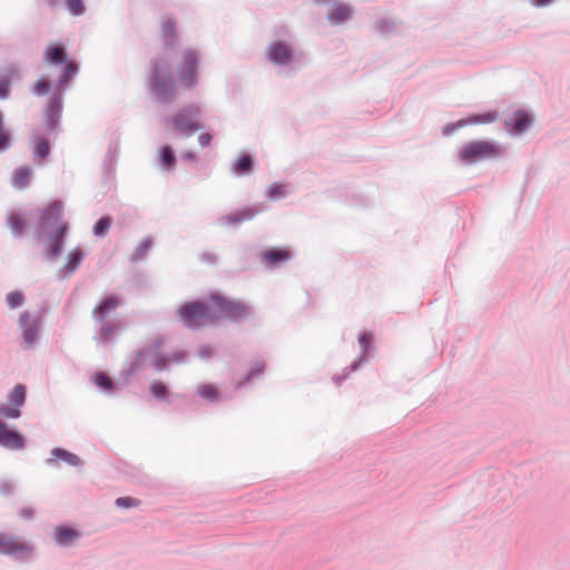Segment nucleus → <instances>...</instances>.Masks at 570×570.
Here are the masks:
<instances>
[{"instance_id": "obj_1", "label": "nucleus", "mask_w": 570, "mask_h": 570, "mask_svg": "<svg viewBox=\"0 0 570 570\" xmlns=\"http://www.w3.org/2000/svg\"><path fill=\"white\" fill-rule=\"evenodd\" d=\"M198 59L196 52L187 50L183 53L181 62L178 65L175 82L166 63H157L150 77V94L159 101H169L176 97L178 89H191L197 85Z\"/></svg>"}, {"instance_id": "obj_2", "label": "nucleus", "mask_w": 570, "mask_h": 570, "mask_svg": "<svg viewBox=\"0 0 570 570\" xmlns=\"http://www.w3.org/2000/svg\"><path fill=\"white\" fill-rule=\"evenodd\" d=\"M62 213L63 204L55 200L43 207L39 215V227L42 232L53 228V233L48 237V252L51 256L60 254L68 230V224L61 219Z\"/></svg>"}, {"instance_id": "obj_3", "label": "nucleus", "mask_w": 570, "mask_h": 570, "mask_svg": "<svg viewBox=\"0 0 570 570\" xmlns=\"http://www.w3.org/2000/svg\"><path fill=\"white\" fill-rule=\"evenodd\" d=\"M178 314L181 321L189 327L207 326L216 323L219 315L215 312L210 299L207 304L193 302L183 305Z\"/></svg>"}, {"instance_id": "obj_4", "label": "nucleus", "mask_w": 570, "mask_h": 570, "mask_svg": "<svg viewBox=\"0 0 570 570\" xmlns=\"http://www.w3.org/2000/svg\"><path fill=\"white\" fill-rule=\"evenodd\" d=\"M502 149L488 140H474L463 145L459 150V157L464 163H476L491 159L501 154Z\"/></svg>"}, {"instance_id": "obj_5", "label": "nucleus", "mask_w": 570, "mask_h": 570, "mask_svg": "<svg viewBox=\"0 0 570 570\" xmlns=\"http://www.w3.org/2000/svg\"><path fill=\"white\" fill-rule=\"evenodd\" d=\"M209 299L215 312L219 315V320L225 317L237 321L246 318L249 315V307L240 301H232L219 294H212Z\"/></svg>"}, {"instance_id": "obj_6", "label": "nucleus", "mask_w": 570, "mask_h": 570, "mask_svg": "<svg viewBox=\"0 0 570 570\" xmlns=\"http://www.w3.org/2000/svg\"><path fill=\"white\" fill-rule=\"evenodd\" d=\"M199 116V108L194 106L189 109H184L168 119L167 126L170 130L183 135H191L194 131L200 129V125L196 118Z\"/></svg>"}, {"instance_id": "obj_7", "label": "nucleus", "mask_w": 570, "mask_h": 570, "mask_svg": "<svg viewBox=\"0 0 570 570\" xmlns=\"http://www.w3.org/2000/svg\"><path fill=\"white\" fill-rule=\"evenodd\" d=\"M63 108V94L55 91L47 101L43 111V122L48 131H57Z\"/></svg>"}, {"instance_id": "obj_8", "label": "nucleus", "mask_w": 570, "mask_h": 570, "mask_svg": "<svg viewBox=\"0 0 570 570\" xmlns=\"http://www.w3.org/2000/svg\"><path fill=\"white\" fill-rule=\"evenodd\" d=\"M32 547L18 537L0 533V554L29 557Z\"/></svg>"}, {"instance_id": "obj_9", "label": "nucleus", "mask_w": 570, "mask_h": 570, "mask_svg": "<svg viewBox=\"0 0 570 570\" xmlns=\"http://www.w3.org/2000/svg\"><path fill=\"white\" fill-rule=\"evenodd\" d=\"M500 118V115L494 110H489L483 114H478L473 116H469L464 119H460L459 121L451 124L446 127L445 134H449L452 130L458 128L468 126V125H487L497 121Z\"/></svg>"}, {"instance_id": "obj_10", "label": "nucleus", "mask_w": 570, "mask_h": 570, "mask_svg": "<svg viewBox=\"0 0 570 570\" xmlns=\"http://www.w3.org/2000/svg\"><path fill=\"white\" fill-rule=\"evenodd\" d=\"M19 324L22 327V336L23 341L27 344V347H31L38 337V333L40 330V320H33L30 323L29 313L24 312L19 317Z\"/></svg>"}, {"instance_id": "obj_11", "label": "nucleus", "mask_w": 570, "mask_h": 570, "mask_svg": "<svg viewBox=\"0 0 570 570\" xmlns=\"http://www.w3.org/2000/svg\"><path fill=\"white\" fill-rule=\"evenodd\" d=\"M0 444L12 450H21L24 446V440L20 433L10 430L0 421Z\"/></svg>"}, {"instance_id": "obj_12", "label": "nucleus", "mask_w": 570, "mask_h": 570, "mask_svg": "<svg viewBox=\"0 0 570 570\" xmlns=\"http://www.w3.org/2000/svg\"><path fill=\"white\" fill-rule=\"evenodd\" d=\"M531 117L524 110H517L511 117L505 120V126L513 134H521L525 131L531 125Z\"/></svg>"}, {"instance_id": "obj_13", "label": "nucleus", "mask_w": 570, "mask_h": 570, "mask_svg": "<svg viewBox=\"0 0 570 570\" xmlns=\"http://www.w3.org/2000/svg\"><path fill=\"white\" fill-rule=\"evenodd\" d=\"M267 56L274 63L286 65L292 59V51L285 43L275 41L269 46Z\"/></svg>"}, {"instance_id": "obj_14", "label": "nucleus", "mask_w": 570, "mask_h": 570, "mask_svg": "<svg viewBox=\"0 0 570 570\" xmlns=\"http://www.w3.org/2000/svg\"><path fill=\"white\" fill-rule=\"evenodd\" d=\"M120 304L117 296H108L104 298L92 311V316L99 321L107 318Z\"/></svg>"}, {"instance_id": "obj_15", "label": "nucleus", "mask_w": 570, "mask_h": 570, "mask_svg": "<svg viewBox=\"0 0 570 570\" xmlns=\"http://www.w3.org/2000/svg\"><path fill=\"white\" fill-rule=\"evenodd\" d=\"M78 537V531L67 525L57 527L53 531V539L56 543L60 546H69Z\"/></svg>"}, {"instance_id": "obj_16", "label": "nucleus", "mask_w": 570, "mask_h": 570, "mask_svg": "<svg viewBox=\"0 0 570 570\" xmlns=\"http://www.w3.org/2000/svg\"><path fill=\"white\" fill-rule=\"evenodd\" d=\"M45 60L51 65H60L67 61V53L61 43L50 45L45 51Z\"/></svg>"}, {"instance_id": "obj_17", "label": "nucleus", "mask_w": 570, "mask_h": 570, "mask_svg": "<svg viewBox=\"0 0 570 570\" xmlns=\"http://www.w3.org/2000/svg\"><path fill=\"white\" fill-rule=\"evenodd\" d=\"M291 258V253L286 249H269L263 254L262 261L267 267L276 266Z\"/></svg>"}, {"instance_id": "obj_18", "label": "nucleus", "mask_w": 570, "mask_h": 570, "mask_svg": "<svg viewBox=\"0 0 570 570\" xmlns=\"http://www.w3.org/2000/svg\"><path fill=\"white\" fill-rule=\"evenodd\" d=\"M352 14L353 12L348 6L337 4L331 10L328 14V20L334 24H340L350 20L352 18Z\"/></svg>"}, {"instance_id": "obj_19", "label": "nucleus", "mask_w": 570, "mask_h": 570, "mask_svg": "<svg viewBox=\"0 0 570 570\" xmlns=\"http://www.w3.org/2000/svg\"><path fill=\"white\" fill-rule=\"evenodd\" d=\"M78 66L75 61H66L62 73L58 81V88L56 91L63 94L67 85L71 80V78L77 73Z\"/></svg>"}, {"instance_id": "obj_20", "label": "nucleus", "mask_w": 570, "mask_h": 570, "mask_svg": "<svg viewBox=\"0 0 570 570\" xmlns=\"http://www.w3.org/2000/svg\"><path fill=\"white\" fill-rule=\"evenodd\" d=\"M31 176L32 171L29 167H19L12 174V185L19 189L26 188L30 183Z\"/></svg>"}, {"instance_id": "obj_21", "label": "nucleus", "mask_w": 570, "mask_h": 570, "mask_svg": "<svg viewBox=\"0 0 570 570\" xmlns=\"http://www.w3.org/2000/svg\"><path fill=\"white\" fill-rule=\"evenodd\" d=\"M8 225L11 232L17 236H21L24 232V219L18 213H11L8 216Z\"/></svg>"}, {"instance_id": "obj_22", "label": "nucleus", "mask_w": 570, "mask_h": 570, "mask_svg": "<svg viewBox=\"0 0 570 570\" xmlns=\"http://www.w3.org/2000/svg\"><path fill=\"white\" fill-rule=\"evenodd\" d=\"M26 400V387L22 384H17L9 395V403L20 409Z\"/></svg>"}, {"instance_id": "obj_23", "label": "nucleus", "mask_w": 570, "mask_h": 570, "mask_svg": "<svg viewBox=\"0 0 570 570\" xmlns=\"http://www.w3.org/2000/svg\"><path fill=\"white\" fill-rule=\"evenodd\" d=\"M92 381L95 385L104 392H111L114 390L112 380L104 372L96 373Z\"/></svg>"}, {"instance_id": "obj_24", "label": "nucleus", "mask_w": 570, "mask_h": 570, "mask_svg": "<svg viewBox=\"0 0 570 570\" xmlns=\"http://www.w3.org/2000/svg\"><path fill=\"white\" fill-rule=\"evenodd\" d=\"M51 454L52 456H55V459H60L68 463L69 465L76 466L80 464V459L76 454L68 452L63 449H53Z\"/></svg>"}, {"instance_id": "obj_25", "label": "nucleus", "mask_w": 570, "mask_h": 570, "mask_svg": "<svg viewBox=\"0 0 570 570\" xmlns=\"http://www.w3.org/2000/svg\"><path fill=\"white\" fill-rule=\"evenodd\" d=\"M160 164L166 169H171L175 166L176 158L173 149L169 146H164L159 150Z\"/></svg>"}, {"instance_id": "obj_26", "label": "nucleus", "mask_w": 570, "mask_h": 570, "mask_svg": "<svg viewBox=\"0 0 570 570\" xmlns=\"http://www.w3.org/2000/svg\"><path fill=\"white\" fill-rule=\"evenodd\" d=\"M33 151L38 158L45 159L50 153L49 141L43 137H37V142L35 145Z\"/></svg>"}, {"instance_id": "obj_27", "label": "nucleus", "mask_w": 570, "mask_h": 570, "mask_svg": "<svg viewBox=\"0 0 570 570\" xmlns=\"http://www.w3.org/2000/svg\"><path fill=\"white\" fill-rule=\"evenodd\" d=\"M252 158L248 155H243L236 160L234 165V171L237 174H246L252 169Z\"/></svg>"}, {"instance_id": "obj_28", "label": "nucleus", "mask_w": 570, "mask_h": 570, "mask_svg": "<svg viewBox=\"0 0 570 570\" xmlns=\"http://www.w3.org/2000/svg\"><path fill=\"white\" fill-rule=\"evenodd\" d=\"M50 90H51V82L46 77L39 78L32 87V92L36 96H45V95L49 94Z\"/></svg>"}, {"instance_id": "obj_29", "label": "nucleus", "mask_w": 570, "mask_h": 570, "mask_svg": "<svg viewBox=\"0 0 570 570\" xmlns=\"http://www.w3.org/2000/svg\"><path fill=\"white\" fill-rule=\"evenodd\" d=\"M111 223L112 220L110 217H101L94 226V234L99 237L105 236L108 233Z\"/></svg>"}, {"instance_id": "obj_30", "label": "nucleus", "mask_w": 570, "mask_h": 570, "mask_svg": "<svg viewBox=\"0 0 570 570\" xmlns=\"http://www.w3.org/2000/svg\"><path fill=\"white\" fill-rule=\"evenodd\" d=\"M255 216V212L252 208L242 209L235 214H230L227 216V220L229 223H240L244 220H248Z\"/></svg>"}, {"instance_id": "obj_31", "label": "nucleus", "mask_w": 570, "mask_h": 570, "mask_svg": "<svg viewBox=\"0 0 570 570\" xmlns=\"http://www.w3.org/2000/svg\"><path fill=\"white\" fill-rule=\"evenodd\" d=\"M198 395L205 400H216L218 397V391L214 385L204 384L197 389Z\"/></svg>"}, {"instance_id": "obj_32", "label": "nucleus", "mask_w": 570, "mask_h": 570, "mask_svg": "<svg viewBox=\"0 0 570 570\" xmlns=\"http://www.w3.org/2000/svg\"><path fill=\"white\" fill-rule=\"evenodd\" d=\"M6 302L10 308H17L23 304L24 296L19 291H12L7 294Z\"/></svg>"}, {"instance_id": "obj_33", "label": "nucleus", "mask_w": 570, "mask_h": 570, "mask_svg": "<svg viewBox=\"0 0 570 570\" xmlns=\"http://www.w3.org/2000/svg\"><path fill=\"white\" fill-rule=\"evenodd\" d=\"M161 32L165 39L171 40L176 37V23L171 19H165L161 23Z\"/></svg>"}, {"instance_id": "obj_34", "label": "nucleus", "mask_w": 570, "mask_h": 570, "mask_svg": "<svg viewBox=\"0 0 570 570\" xmlns=\"http://www.w3.org/2000/svg\"><path fill=\"white\" fill-rule=\"evenodd\" d=\"M185 358V353L177 352L174 353L168 360L167 358H156L154 361V365L157 370H163L167 362H180Z\"/></svg>"}, {"instance_id": "obj_35", "label": "nucleus", "mask_w": 570, "mask_h": 570, "mask_svg": "<svg viewBox=\"0 0 570 570\" xmlns=\"http://www.w3.org/2000/svg\"><path fill=\"white\" fill-rule=\"evenodd\" d=\"M150 393L154 397H156L158 400H165L167 397L168 391L164 383L154 382L150 385Z\"/></svg>"}, {"instance_id": "obj_36", "label": "nucleus", "mask_w": 570, "mask_h": 570, "mask_svg": "<svg viewBox=\"0 0 570 570\" xmlns=\"http://www.w3.org/2000/svg\"><path fill=\"white\" fill-rule=\"evenodd\" d=\"M116 331H117L116 325H114L109 322H105L100 328L101 340L104 342H108L115 335Z\"/></svg>"}, {"instance_id": "obj_37", "label": "nucleus", "mask_w": 570, "mask_h": 570, "mask_svg": "<svg viewBox=\"0 0 570 570\" xmlns=\"http://www.w3.org/2000/svg\"><path fill=\"white\" fill-rule=\"evenodd\" d=\"M67 8L73 16H79L85 12V4L82 0H67Z\"/></svg>"}, {"instance_id": "obj_38", "label": "nucleus", "mask_w": 570, "mask_h": 570, "mask_svg": "<svg viewBox=\"0 0 570 570\" xmlns=\"http://www.w3.org/2000/svg\"><path fill=\"white\" fill-rule=\"evenodd\" d=\"M20 414H21L20 409H18L14 405H11L10 403H9V405L0 406V415H3L6 417L17 419L20 416Z\"/></svg>"}, {"instance_id": "obj_39", "label": "nucleus", "mask_w": 570, "mask_h": 570, "mask_svg": "<svg viewBox=\"0 0 570 570\" xmlns=\"http://www.w3.org/2000/svg\"><path fill=\"white\" fill-rule=\"evenodd\" d=\"M82 259V254L79 249H75L68 255V266L70 269H76Z\"/></svg>"}, {"instance_id": "obj_40", "label": "nucleus", "mask_w": 570, "mask_h": 570, "mask_svg": "<svg viewBox=\"0 0 570 570\" xmlns=\"http://www.w3.org/2000/svg\"><path fill=\"white\" fill-rule=\"evenodd\" d=\"M139 500L130 498V497H122L118 498L116 500V505L119 508H131V507H138Z\"/></svg>"}, {"instance_id": "obj_41", "label": "nucleus", "mask_w": 570, "mask_h": 570, "mask_svg": "<svg viewBox=\"0 0 570 570\" xmlns=\"http://www.w3.org/2000/svg\"><path fill=\"white\" fill-rule=\"evenodd\" d=\"M10 79L7 77L0 78V99H6L10 95Z\"/></svg>"}, {"instance_id": "obj_42", "label": "nucleus", "mask_w": 570, "mask_h": 570, "mask_svg": "<svg viewBox=\"0 0 570 570\" xmlns=\"http://www.w3.org/2000/svg\"><path fill=\"white\" fill-rule=\"evenodd\" d=\"M285 194H286V189H285V186H283V185L274 184L268 189V195L273 199L279 198V197L284 196Z\"/></svg>"}, {"instance_id": "obj_43", "label": "nucleus", "mask_w": 570, "mask_h": 570, "mask_svg": "<svg viewBox=\"0 0 570 570\" xmlns=\"http://www.w3.org/2000/svg\"><path fill=\"white\" fill-rule=\"evenodd\" d=\"M371 341H372V335L370 333L364 332L360 335V343L363 346L364 351H366L368 348Z\"/></svg>"}, {"instance_id": "obj_44", "label": "nucleus", "mask_w": 570, "mask_h": 570, "mask_svg": "<svg viewBox=\"0 0 570 570\" xmlns=\"http://www.w3.org/2000/svg\"><path fill=\"white\" fill-rule=\"evenodd\" d=\"M212 135L208 134V132H205V134H202L199 137H198V141L199 144L205 147V146H208L212 141Z\"/></svg>"}, {"instance_id": "obj_45", "label": "nucleus", "mask_w": 570, "mask_h": 570, "mask_svg": "<svg viewBox=\"0 0 570 570\" xmlns=\"http://www.w3.org/2000/svg\"><path fill=\"white\" fill-rule=\"evenodd\" d=\"M32 514H33V511L30 508H26V509L21 510V512H20V515L23 518H27V519L31 518Z\"/></svg>"}, {"instance_id": "obj_46", "label": "nucleus", "mask_w": 570, "mask_h": 570, "mask_svg": "<svg viewBox=\"0 0 570 570\" xmlns=\"http://www.w3.org/2000/svg\"><path fill=\"white\" fill-rule=\"evenodd\" d=\"M550 2H551V0H535L537 6H546Z\"/></svg>"}, {"instance_id": "obj_47", "label": "nucleus", "mask_w": 570, "mask_h": 570, "mask_svg": "<svg viewBox=\"0 0 570 570\" xmlns=\"http://www.w3.org/2000/svg\"><path fill=\"white\" fill-rule=\"evenodd\" d=\"M51 4L56 2V0H48Z\"/></svg>"}]
</instances>
